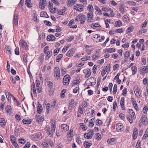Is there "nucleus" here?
Masks as SVG:
<instances>
[{
  "instance_id": "nucleus-1",
  "label": "nucleus",
  "mask_w": 148,
  "mask_h": 148,
  "mask_svg": "<svg viewBox=\"0 0 148 148\" xmlns=\"http://www.w3.org/2000/svg\"><path fill=\"white\" fill-rule=\"evenodd\" d=\"M88 133H84V136L88 139H90L92 138L94 133H93V130H88Z\"/></svg>"
},
{
  "instance_id": "nucleus-2",
  "label": "nucleus",
  "mask_w": 148,
  "mask_h": 148,
  "mask_svg": "<svg viewBox=\"0 0 148 148\" xmlns=\"http://www.w3.org/2000/svg\"><path fill=\"white\" fill-rule=\"evenodd\" d=\"M71 79V77L68 75H65L63 79V85H68L69 84L70 81Z\"/></svg>"
},
{
  "instance_id": "nucleus-3",
  "label": "nucleus",
  "mask_w": 148,
  "mask_h": 148,
  "mask_svg": "<svg viewBox=\"0 0 148 148\" xmlns=\"http://www.w3.org/2000/svg\"><path fill=\"white\" fill-rule=\"evenodd\" d=\"M93 13H88L87 15V21L88 23L93 22L94 19L93 18Z\"/></svg>"
},
{
  "instance_id": "nucleus-4",
  "label": "nucleus",
  "mask_w": 148,
  "mask_h": 148,
  "mask_svg": "<svg viewBox=\"0 0 148 148\" xmlns=\"http://www.w3.org/2000/svg\"><path fill=\"white\" fill-rule=\"evenodd\" d=\"M76 106V104L74 103V100L71 99L69 101V106L68 107L69 110L70 112H71L73 109Z\"/></svg>"
},
{
  "instance_id": "nucleus-5",
  "label": "nucleus",
  "mask_w": 148,
  "mask_h": 148,
  "mask_svg": "<svg viewBox=\"0 0 148 148\" xmlns=\"http://www.w3.org/2000/svg\"><path fill=\"white\" fill-rule=\"evenodd\" d=\"M84 7V5L78 4L75 5L74 8L77 11L82 12L83 10Z\"/></svg>"
},
{
  "instance_id": "nucleus-6",
  "label": "nucleus",
  "mask_w": 148,
  "mask_h": 148,
  "mask_svg": "<svg viewBox=\"0 0 148 148\" xmlns=\"http://www.w3.org/2000/svg\"><path fill=\"white\" fill-rule=\"evenodd\" d=\"M18 13L15 12L14 15L13 22L15 25H17L18 21Z\"/></svg>"
},
{
  "instance_id": "nucleus-7",
  "label": "nucleus",
  "mask_w": 148,
  "mask_h": 148,
  "mask_svg": "<svg viewBox=\"0 0 148 148\" xmlns=\"http://www.w3.org/2000/svg\"><path fill=\"white\" fill-rule=\"evenodd\" d=\"M83 72L85 74V77L87 78L90 77L91 73V71L90 69H87L84 70Z\"/></svg>"
},
{
  "instance_id": "nucleus-8",
  "label": "nucleus",
  "mask_w": 148,
  "mask_h": 148,
  "mask_svg": "<svg viewBox=\"0 0 148 148\" xmlns=\"http://www.w3.org/2000/svg\"><path fill=\"white\" fill-rule=\"evenodd\" d=\"M116 129L118 132H122L124 130L123 125L121 123H118L116 125Z\"/></svg>"
},
{
  "instance_id": "nucleus-9",
  "label": "nucleus",
  "mask_w": 148,
  "mask_h": 148,
  "mask_svg": "<svg viewBox=\"0 0 148 148\" xmlns=\"http://www.w3.org/2000/svg\"><path fill=\"white\" fill-rule=\"evenodd\" d=\"M140 73L144 74L148 72V66L142 67L140 69Z\"/></svg>"
},
{
  "instance_id": "nucleus-10",
  "label": "nucleus",
  "mask_w": 148,
  "mask_h": 148,
  "mask_svg": "<svg viewBox=\"0 0 148 148\" xmlns=\"http://www.w3.org/2000/svg\"><path fill=\"white\" fill-rule=\"evenodd\" d=\"M75 52V49L72 48L69 51L66 53V56L67 57H71L73 56Z\"/></svg>"
},
{
  "instance_id": "nucleus-11",
  "label": "nucleus",
  "mask_w": 148,
  "mask_h": 148,
  "mask_svg": "<svg viewBox=\"0 0 148 148\" xmlns=\"http://www.w3.org/2000/svg\"><path fill=\"white\" fill-rule=\"evenodd\" d=\"M138 133V129L136 128L134 129L132 135L133 140H134L136 139Z\"/></svg>"
},
{
  "instance_id": "nucleus-12",
  "label": "nucleus",
  "mask_w": 148,
  "mask_h": 148,
  "mask_svg": "<svg viewBox=\"0 0 148 148\" xmlns=\"http://www.w3.org/2000/svg\"><path fill=\"white\" fill-rule=\"evenodd\" d=\"M124 103L125 98L123 97H122L121 99L120 103L121 108L123 110H124L125 109V108L124 107Z\"/></svg>"
},
{
  "instance_id": "nucleus-13",
  "label": "nucleus",
  "mask_w": 148,
  "mask_h": 148,
  "mask_svg": "<svg viewBox=\"0 0 148 148\" xmlns=\"http://www.w3.org/2000/svg\"><path fill=\"white\" fill-rule=\"evenodd\" d=\"M36 119L37 121L38 122L43 121L44 120V117L41 116V115H36Z\"/></svg>"
},
{
  "instance_id": "nucleus-14",
  "label": "nucleus",
  "mask_w": 148,
  "mask_h": 148,
  "mask_svg": "<svg viewBox=\"0 0 148 148\" xmlns=\"http://www.w3.org/2000/svg\"><path fill=\"white\" fill-rule=\"evenodd\" d=\"M55 38L56 37L54 35L50 34L47 36V39L48 41H54L55 40Z\"/></svg>"
},
{
  "instance_id": "nucleus-15",
  "label": "nucleus",
  "mask_w": 148,
  "mask_h": 148,
  "mask_svg": "<svg viewBox=\"0 0 148 148\" xmlns=\"http://www.w3.org/2000/svg\"><path fill=\"white\" fill-rule=\"evenodd\" d=\"M46 2V0H40L39 7L41 9H44L45 7V4Z\"/></svg>"
},
{
  "instance_id": "nucleus-16",
  "label": "nucleus",
  "mask_w": 148,
  "mask_h": 148,
  "mask_svg": "<svg viewBox=\"0 0 148 148\" xmlns=\"http://www.w3.org/2000/svg\"><path fill=\"white\" fill-rule=\"evenodd\" d=\"M61 128L63 131H66L69 129V126L66 124H62L61 125Z\"/></svg>"
},
{
  "instance_id": "nucleus-17",
  "label": "nucleus",
  "mask_w": 148,
  "mask_h": 148,
  "mask_svg": "<svg viewBox=\"0 0 148 148\" xmlns=\"http://www.w3.org/2000/svg\"><path fill=\"white\" fill-rule=\"evenodd\" d=\"M5 51L8 54H10L11 53V48L9 46H6L5 48Z\"/></svg>"
},
{
  "instance_id": "nucleus-18",
  "label": "nucleus",
  "mask_w": 148,
  "mask_h": 148,
  "mask_svg": "<svg viewBox=\"0 0 148 148\" xmlns=\"http://www.w3.org/2000/svg\"><path fill=\"white\" fill-rule=\"evenodd\" d=\"M56 32H57V33H56V37H58L59 36H60L62 34V32L58 33V32H61L62 29L58 26H56Z\"/></svg>"
},
{
  "instance_id": "nucleus-19",
  "label": "nucleus",
  "mask_w": 148,
  "mask_h": 148,
  "mask_svg": "<svg viewBox=\"0 0 148 148\" xmlns=\"http://www.w3.org/2000/svg\"><path fill=\"white\" fill-rule=\"evenodd\" d=\"M6 122L5 120L2 118H0V125L2 127H4L5 125Z\"/></svg>"
},
{
  "instance_id": "nucleus-20",
  "label": "nucleus",
  "mask_w": 148,
  "mask_h": 148,
  "mask_svg": "<svg viewBox=\"0 0 148 148\" xmlns=\"http://www.w3.org/2000/svg\"><path fill=\"white\" fill-rule=\"evenodd\" d=\"M129 113L131 115L132 117L134 119L136 118V116L134 112L132 110L130 109L128 111Z\"/></svg>"
},
{
  "instance_id": "nucleus-21",
  "label": "nucleus",
  "mask_w": 148,
  "mask_h": 148,
  "mask_svg": "<svg viewBox=\"0 0 148 148\" xmlns=\"http://www.w3.org/2000/svg\"><path fill=\"white\" fill-rule=\"evenodd\" d=\"M55 122H53V123L52 124L51 130L49 132V135H50L51 134V135H53V132L55 131L56 128V126L55 125Z\"/></svg>"
},
{
  "instance_id": "nucleus-22",
  "label": "nucleus",
  "mask_w": 148,
  "mask_h": 148,
  "mask_svg": "<svg viewBox=\"0 0 148 148\" xmlns=\"http://www.w3.org/2000/svg\"><path fill=\"white\" fill-rule=\"evenodd\" d=\"M134 91L137 97L140 98V97L141 94L139 92V88L138 87H137Z\"/></svg>"
},
{
  "instance_id": "nucleus-23",
  "label": "nucleus",
  "mask_w": 148,
  "mask_h": 148,
  "mask_svg": "<svg viewBox=\"0 0 148 148\" xmlns=\"http://www.w3.org/2000/svg\"><path fill=\"white\" fill-rule=\"evenodd\" d=\"M56 79H60V73L59 68L56 67Z\"/></svg>"
},
{
  "instance_id": "nucleus-24",
  "label": "nucleus",
  "mask_w": 148,
  "mask_h": 148,
  "mask_svg": "<svg viewBox=\"0 0 148 148\" xmlns=\"http://www.w3.org/2000/svg\"><path fill=\"white\" fill-rule=\"evenodd\" d=\"M21 42L22 48L24 49H26L27 45L26 42L23 40H21Z\"/></svg>"
},
{
  "instance_id": "nucleus-25",
  "label": "nucleus",
  "mask_w": 148,
  "mask_h": 148,
  "mask_svg": "<svg viewBox=\"0 0 148 148\" xmlns=\"http://www.w3.org/2000/svg\"><path fill=\"white\" fill-rule=\"evenodd\" d=\"M83 16H85L83 14H79L76 17L75 20L77 21H81L82 20V18L83 17Z\"/></svg>"
},
{
  "instance_id": "nucleus-26",
  "label": "nucleus",
  "mask_w": 148,
  "mask_h": 148,
  "mask_svg": "<svg viewBox=\"0 0 148 148\" xmlns=\"http://www.w3.org/2000/svg\"><path fill=\"white\" fill-rule=\"evenodd\" d=\"M87 10L89 12L88 13L92 12L93 13L94 8L92 5L90 4L87 7Z\"/></svg>"
},
{
  "instance_id": "nucleus-27",
  "label": "nucleus",
  "mask_w": 148,
  "mask_h": 148,
  "mask_svg": "<svg viewBox=\"0 0 148 148\" xmlns=\"http://www.w3.org/2000/svg\"><path fill=\"white\" fill-rule=\"evenodd\" d=\"M119 9L120 12L123 14L125 12V8L123 4H121L119 5Z\"/></svg>"
},
{
  "instance_id": "nucleus-28",
  "label": "nucleus",
  "mask_w": 148,
  "mask_h": 148,
  "mask_svg": "<svg viewBox=\"0 0 148 148\" xmlns=\"http://www.w3.org/2000/svg\"><path fill=\"white\" fill-rule=\"evenodd\" d=\"M76 1V0H68L67 2V5L68 6H70L74 4L75 3Z\"/></svg>"
},
{
  "instance_id": "nucleus-29",
  "label": "nucleus",
  "mask_w": 148,
  "mask_h": 148,
  "mask_svg": "<svg viewBox=\"0 0 148 148\" xmlns=\"http://www.w3.org/2000/svg\"><path fill=\"white\" fill-rule=\"evenodd\" d=\"M108 69V67L107 66H105L103 69L102 71L101 72V74L103 76L107 72Z\"/></svg>"
},
{
  "instance_id": "nucleus-30",
  "label": "nucleus",
  "mask_w": 148,
  "mask_h": 148,
  "mask_svg": "<svg viewBox=\"0 0 148 148\" xmlns=\"http://www.w3.org/2000/svg\"><path fill=\"white\" fill-rule=\"evenodd\" d=\"M22 122L24 124H29L31 123L32 120L31 119H24L22 120Z\"/></svg>"
},
{
  "instance_id": "nucleus-31",
  "label": "nucleus",
  "mask_w": 148,
  "mask_h": 148,
  "mask_svg": "<svg viewBox=\"0 0 148 148\" xmlns=\"http://www.w3.org/2000/svg\"><path fill=\"white\" fill-rule=\"evenodd\" d=\"M95 9L97 12V14H102V12L100 8L97 5H95L94 7Z\"/></svg>"
},
{
  "instance_id": "nucleus-32",
  "label": "nucleus",
  "mask_w": 148,
  "mask_h": 148,
  "mask_svg": "<svg viewBox=\"0 0 148 148\" xmlns=\"http://www.w3.org/2000/svg\"><path fill=\"white\" fill-rule=\"evenodd\" d=\"M40 16L41 17L48 18L49 16L47 13L45 11H42L41 12Z\"/></svg>"
},
{
  "instance_id": "nucleus-33",
  "label": "nucleus",
  "mask_w": 148,
  "mask_h": 148,
  "mask_svg": "<svg viewBox=\"0 0 148 148\" xmlns=\"http://www.w3.org/2000/svg\"><path fill=\"white\" fill-rule=\"evenodd\" d=\"M42 111V106L41 104H38L37 107V112L39 114Z\"/></svg>"
},
{
  "instance_id": "nucleus-34",
  "label": "nucleus",
  "mask_w": 148,
  "mask_h": 148,
  "mask_svg": "<svg viewBox=\"0 0 148 148\" xmlns=\"http://www.w3.org/2000/svg\"><path fill=\"white\" fill-rule=\"evenodd\" d=\"M132 74L134 75L136 73L137 71V68L135 66H133L131 68Z\"/></svg>"
},
{
  "instance_id": "nucleus-35",
  "label": "nucleus",
  "mask_w": 148,
  "mask_h": 148,
  "mask_svg": "<svg viewBox=\"0 0 148 148\" xmlns=\"http://www.w3.org/2000/svg\"><path fill=\"white\" fill-rule=\"evenodd\" d=\"M84 107L82 106H80L78 109V111L80 114H82L84 111Z\"/></svg>"
},
{
  "instance_id": "nucleus-36",
  "label": "nucleus",
  "mask_w": 148,
  "mask_h": 148,
  "mask_svg": "<svg viewBox=\"0 0 148 148\" xmlns=\"http://www.w3.org/2000/svg\"><path fill=\"white\" fill-rule=\"evenodd\" d=\"M122 23L120 20L118 21H116L115 23V27H119L122 26Z\"/></svg>"
},
{
  "instance_id": "nucleus-37",
  "label": "nucleus",
  "mask_w": 148,
  "mask_h": 148,
  "mask_svg": "<svg viewBox=\"0 0 148 148\" xmlns=\"http://www.w3.org/2000/svg\"><path fill=\"white\" fill-rule=\"evenodd\" d=\"M130 56V52L129 51H127L125 52L124 55V57L125 59H127Z\"/></svg>"
},
{
  "instance_id": "nucleus-38",
  "label": "nucleus",
  "mask_w": 148,
  "mask_h": 148,
  "mask_svg": "<svg viewBox=\"0 0 148 148\" xmlns=\"http://www.w3.org/2000/svg\"><path fill=\"white\" fill-rule=\"evenodd\" d=\"M94 80L93 82H91V85H88L89 86L94 85L96 83V79L94 77H90L89 79V80L92 79Z\"/></svg>"
},
{
  "instance_id": "nucleus-39",
  "label": "nucleus",
  "mask_w": 148,
  "mask_h": 148,
  "mask_svg": "<svg viewBox=\"0 0 148 148\" xmlns=\"http://www.w3.org/2000/svg\"><path fill=\"white\" fill-rule=\"evenodd\" d=\"M91 145V143H88V142L85 141L84 143L85 148H89Z\"/></svg>"
},
{
  "instance_id": "nucleus-40",
  "label": "nucleus",
  "mask_w": 148,
  "mask_h": 148,
  "mask_svg": "<svg viewBox=\"0 0 148 148\" xmlns=\"http://www.w3.org/2000/svg\"><path fill=\"white\" fill-rule=\"evenodd\" d=\"M58 14L59 15H63L65 13V9L58 10Z\"/></svg>"
},
{
  "instance_id": "nucleus-41",
  "label": "nucleus",
  "mask_w": 148,
  "mask_h": 148,
  "mask_svg": "<svg viewBox=\"0 0 148 148\" xmlns=\"http://www.w3.org/2000/svg\"><path fill=\"white\" fill-rule=\"evenodd\" d=\"M63 57V55L62 54H60L56 57V62H59L61 60Z\"/></svg>"
},
{
  "instance_id": "nucleus-42",
  "label": "nucleus",
  "mask_w": 148,
  "mask_h": 148,
  "mask_svg": "<svg viewBox=\"0 0 148 148\" xmlns=\"http://www.w3.org/2000/svg\"><path fill=\"white\" fill-rule=\"evenodd\" d=\"M44 148H47L48 147L49 143L46 140L44 141L42 143Z\"/></svg>"
},
{
  "instance_id": "nucleus-43",
  "label": "nucleus",
  "mask_w": 148,
  "mask_h": 148,
  "mask_svg": "<svg viewBox=\"0 0 148 148\" xmlns=\"http://www.w3.org/2000/svg\"><path fill=\"white\" fill-rule=\"evenodd\" d=\"M45 53L47 55V56L46 57V58H49L51 56V55L52 54V52L51 51H47Z\"/></svg>"
},
{
  "instance_id": "nucleus-44",
  "label": "nucleus",
  "mask_w": 148,
  "mask_h": 148,
  "mask_svg": "<svg viewBox=\"0 0 148 148\" xmlns=\"http://www.w3.org/2000/svg\"><path fill=\"white\" fill-rule=\"evenodd\" d=\"M148 110V108L147 106L146 105H145L144 106V108L143 109V112L145 114H146L147 113V111Z\"/></svg>"
},
{
  "instance_id": "nucleus-45",
  "label": "nucleus",
  "mask_w": 148,
  "mask_h": 148,
  "mask_svg": "<svg viewBox=\"0 0 148 148\" xmlns=\"http://www.w3.org/2000/svg\"><path fill=\"white\" fill-rule=\"evenodd\" d=\"M100 38V35L98 34H95L94 35V37L93 38V40L96 42V40H97Z\"/></svg>"
},
{
  "instance_id": "nucleus-46",
  "label": "nucleus",
  "mask_w": 148,
  "mask_h": 148,
  "mask_svg": "<svg viewBox=\"0 0 148 148\" xmlns=\"http://www.w3.org/2000/svg\"><path fill=\"white\" fill-rule=\"evenodd\" d=\"M134 29L133 27H129L126 30V32L127 33H130L132 32Z\"/></svg>"
},
{
  "instance_id": "nucleus-47",
  "label": "nucleus",
  "mask_w": 148,
  "mask_h": 148,
  "mask_svg": "<svg viewBox=\"0 0 148 148\" xmlns=\"http://www.w3.org/2000/svg\"><path fill=\"white\" fill-rule=\"evenodd\" d=\"M36 136L37 138L39 139H41L42 137V134L40 132L37 133L36 134Z\"/></svg>"
},
{
  "instance_id": "nucleus-48",
  "label": "nucleus",
  "mask_w": 148,
  "mask_h": 148,
  "mask_svg": "<svg viewBox=\"0 0 148 148\" xmlns=\"http://www.w3.org/2000/svg\"><path fill=\"white\" fill-rule=\"evenodd\" d=\"M100 25L98 23H95L91 25V27L92 28H97L99 27Z\"/></svg>"
},
{
  "instance_id": "nucleus-49",
  "label": "nucleus",
  "mask_w": 148,
  "mask_h": 148,
  "mask_svg": "<svg viewBox=\"0 0 148 148\" xmlns=\"http://www.w3.org/2000/svg\"><path fill=\"white\" fill-rule=\"evenodd\" d=\"M127 117L128 120L130 123H132L133 122V121L132 119V117L131 116L129 115H127Z\"/></svg>"
},
{
  "instance_id": "nucleus-50",
  "label": "nucleus",
  "mask_w": 148,
  "mask_h": 148,
  "mask_svg": "<svg viewBox=\"0 0 148 148\" xmlns=\"http://www.w3.org/2000/svg\"><path fill=\"white\" fill-rule=\"evenodd\" d=\"M124 30L123 28L117 29L115 30V32L119 33H122L124 31Z\"/></svg>"
},
{
  "instance_id": "nucleus-51",
  "label": "nucleus",
  "mask_w": 148,
  "mask_h": 148,
  "mask_svg": "<svg viewBox=\"0 0 148 148\" xmlns=\"http://www.w3.org/2000/svg\"><path fill=\"white\" fill-rule=\"evenodd\" d=\"M5 94L7 98L8 99V101H9L10 100L11 101V97H10V96H12V95L10 94V92H8V94L7 95V92H6Z\"/></svg>"
},
{
  "instance_id": "nucleus-52",
  "label": "nucleus",
  "mask_w": 148,
  "mask_h": 148,
  "mask_svg": "<svg viewBox=\"0 0 148 148\" xmlns=\"http://www.w3.org/2000/svg\"><path fill=\"white\" fill-rule=\"evenodd\" d=\"M66 91V89H63L62 90L61 93V98H64Z\"/></svg>"
},
{
  "instance_id": "nucleus-53",
  "label": "nucleus",
  "mask_w": 148,
  "mask_h": 148,
  "mask_svg": "<svg viewBox=\"0 0 148 148\" xmlns=\"http://www.w3.org/2000/svg\"><path fill=\"white\" fill-rule=\"evenodd\" d=\"M95 137H96L95 138H96L97 139L99 140H100L101 138V134L99 133H97L96 134Z\"/></svg>"
},
{
  "instance_id": "nucleus-54",
  "label": "nucleus",
  "mask_w": 148,
  "mask_h": 148,
  "mask_svg": "<svg viewBox=\"0 0 148 148\" xmlns=\"http://www.w3.org/2000/svg\"><path fill=\"white\" fill-rule=\"evenodd\" d=\"M80 125L81 127H82V129L84 130H87V127L86 125H84L82 123H80Z\"/></svg>"
},
{
  "instance_id": "nucleus-55",
  "label": "nucleus",
  "mask_w": 148,
  "mask_h": 148,
  "mask_svg": "<svg viewBox=\"0 0 148 148\" xmlns=\"http://www.w3.org/2000/svg\"><path fill=\"white\" fill-rule=\"evenodd\" d=\"M6 110L8 112L11 111V109H12L11 107L10 106H7L5 108Z\"/></svg>"
},
{
  "instance_id": "nucleus-56",
  "label": "nucleus",
  "mask_w": 148,
  "mask_h": 148,
  "mask_svg": "<svg viewBox=\"0 0 148 148\" xmlns=\"http://www.w3.org/2000/svg\"><path fill=\"white\" fill-rule=\"evenodd\" d=\"M51 1L52 2H49L48 6L49 7H50V8L53 7V3L52 2H53L54 3H56V0H51Z\"/></svg>"
},
{
  "instance_id": "nucleus-57",
  "label": "nucleus",
  "mask_w": 148,
  "mask_h": 148,
  "mask_svg": "<svg viewBox=\"0 0 148 148\" xmlns=\"http://www.w3.org/2000/svg\"><path fill=\"white\" fill-rule=\"evenodd\" d=\"M115 51V49L114 48H109L107 49V52L110 53L113 52Z\"/></svg>"
},
{
  "instance_id": "nucleus-58",
  "label": "nucleus",
  "mask_w": 148,
  "mask_h": 148,
  "mask_svg": "<svg viewBox=\"0 0 148 148\" xmlns=\"http://www.w3.org/2000/svg\"><path fill=\"white\" fill-rule=\"evenodd\" d=\"M19 142L22 144H24L25 143L26 140L24 139L20 138L19 140Z\"/></svg>"
},
{
  "instance_id": "nucleus-59",
  "label": "nucleus",
  "mask_w": 148,
  "mask_h": 148,
  "mask_svg": "<svg viewBox=\"0 0 148 148\" xmlns=\"http://www.w3.org/2000/svg\"><path fill=\"white\" fill-rule=\"evenodd\" d=\"M30 2V0H26L25 1V4L27 5V6L29 8L31 7Z\"/></svg>"
},
{
  "instance_id": "nucleus-60",
  "label": "nucleus",
  "mask_w": 148,
  "mask_h": 148,
  "mask_svg": "<svg viewBox=\"0 0 148 148\" xmlns=\"http://www.w3.org/2000/svg\"><path fill=\"white\" fill-rule=\"evenodd\" d=\"M74 36H72L70 37H69L66 39V41L68 42H71L74 39Z\"/></svg>"
},
{
  "instance_id": "nucleus-61",
  "label": "nucleus",
  "mask_w": 148,
  "mask_h": 148,
  "mask_svg": "<svg viewBox=\"0 0 148 148\" xmlns=\"http://www.w3.org/2000/svg\"><path fill=\"white\" fill-rule=\"evenodd\" d=\"M117 90V85L116 84H115L113 88V93L114 94L116 93Z\"/></svg>"
},
{
  "instance_id": "nucleus-62",
  "label": "nucleus",
  "mask_w": 148,
  "mask_h": 148,
  "mask_svg": "<svg viewBox=\"0 0 148 148\" xmlns=\"http://www.w3.org/2000/svg\"><path fill=\"white\" fill-rule=\"evenodd\" d=\"M96 123L97 125H101L102 124V122L101 120L97 119L96 120Z\"/></svg>"
},
{
  "instance_id": "nucleus-63",
  "label": "nucleus",
  "mask_w": 148,
  "mask_h": 148,
  "mask_svg": "<svg viewBox=\"0 0 148 148\" xmlns=\"http://www.w3.org/2000/svg\"><path fill=\"white\" fill-rule=\"evenodd\" d=\"M147 21H145L142 24L141 26V28H143L145 27L146 26V25L147 24Z\"/></svg>"
},
{
  "instance_id": "nucleus-64",
  "label": "nucleus",
  "mask_w": 148,
  "mask_h": 148,
  "mask_svg": "<svg viewBox=\"0 0 148 148\" xmlns=\"http://www.w3.org/2000/svg\"><path fill=\"white\" fill-rule=\"evenodd\" d=\"M30 145L31 144L29 142H28L25 145L24 147L23 148H29L30 147Z\"/></svg>"
}]
</instances>
